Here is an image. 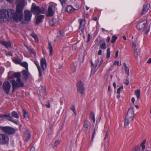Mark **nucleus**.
Segmentation results:
<instances>
[{
	"instance_id": "5fc2aeb1",
	"label": "nucleus",
	"mask_w": 151,
	"mask_h": 151,
	"mask_svg": "<svg viewBox=\"0 0 151 151\" xmlns=\"http://www.w3.org/2000/svg\"><path fill=\"white\" fill-rule=\"evenodd\" d=\"M146 142V140H144L142 142V143L141 144L140 146H142L144 145H145V144Z\"/></svg>"
},
{
	"instance_id": "dca6fc26",
	"label": "nucleus",
	"mask_w": 151,
	"mask_h": 151,
	"mask_svg": "<svg viewBox=\"0 0 151 151\" xmlns=\"http://www.w3.org/2000/svg\"><path fill=\"white\" fill-rule=\"evenodd\" d=\"M0 43L6 48H8L11 47V43L9 41H5L1 40L0 41Z\"/></svg>"
},
{
	"instance_id": "338daca9",
	"label": "nucleus",
	"mask_w": 151,
	"mask_h": 151,
	"mask_svg": "<svg viewBox=\"0 0 151 151\" xmlns=\"http://www.w3.org/2000/svg\"><path fill=\"white\" fill-rule=\"evenodd\" d=\"M7 1L9 2L10 3H12L13 1V0H6Z\"/></svg>"
},
{
	"instance_id": "c9c22d12",
	"label": "nucleus",
	"mask_w": 151,
	"mask_h": 151,
	"mask_svg": "<svg viewBox=\"0 0 151 151\" xmlns=\"http://www.w3.org/2000/svg\"><path fill=\"white\" fill-rule=\"evenodd\" d=\"M70 109L72 110L75 114V116L76 115V111L75 108V106L74 105H72L70 107Z\"/></svg>"
},
{
	"instance_id": "cd10ccee",
	"label": "nucleus",
	"mask_w": 151,
	"mask_h": 151,
	"mask_svg": "<svg viewBox=\"0 0 151 151\" xmlns=\"http://www.w3.org/2000/svg\"><path fill=\"white\" fill-rule=\"evenodd\" d=\"M57 21L55 18H53L50 21V24L51 26H53L57 24Z\"/></svg>"
},
{
	"instance_id": "2f4dec72",
	"label": "nucleus",
	"mask_w": 151,
	"mask_h": 151,
	"mask_svg": "<svg viewBox=\"0 0 151 151\" xmlns=\"http://www.w3.org/2000/svg\"><path fill=\"white\" fill-rule=\"evenodd\" d=\"M135 95H136L137 99L139 98L140 97V91L139 89H137L134 92Z\"/></svg>"
},
{
	"instance_id": "49530a36",
	"label": "nucleus",
	"mask_w": 151,
	"mask_h": 151,
	"mask_svg": "<svg viewBox=\"0 0 151 151\" xmlns=\"http://www.w3.org/2000/svg\"><path fill=\"white\" fill-rule=\"evenodd\" d=\"M114 64L118 66H120L121 65V62H119V61L114 62Z\"/></svg>"
},
{
	"instance_id": "c03bdc74",
	"label": "nucleus",
	"mask_w": 151,
	"mask_h": 151,
	"mask_svg": "<svg viewBox=\"0 0 151 151\" xmlns=\"http://www.w3.org/2000/svg\"><path fill=\"white\" fill-rule=\"evenodd\" d=\"M123 89V86H121L117 90V93L118 94H120L121 89Z\"/></svg>"
},
{
	"instance_id": "0e129e2a",
	"label": "nucleus",
	"mask_w": 151,
	"mask_h": 151,
	"mask_svg": "<svg viewBox=\"0 0 151 151\" xmlns=\"http://www.w3.org/2000/svg\"><path fill=\"white\" fill-rule=\"evenodd\" d=\"M131 101L133 103H134L135 101V99L134 97L132 98L131 99Z\"/></svg>"
},
{
	"instance_id": "72a5a7b5",
	"label": "nucleus",
	"mask_w": 151,
	"mask_h": 151,
	"mask_svg": "<svg viewBox=\"0 0 151 151\" xmlns=\"http://www.w3.org/2000/svg\"><path fill=\"white\" fill-rule=\"evenodd\" d=\"M90 117H91V119L93 120V122H95V114L93 112H91V113L90 115Z\"/></svg>"
},
{
	"instance_id": "ea45409f",
	"label": "nucleus",
	"mask_w": 151,
	"mask_h": 151,
	"mask_svg": "<svg viewBox=\"0 0 151 151\" xmlns=\"http://www.w3.org/2000/svg\"><path fill=\"white\" fill-rule=\"evenodd\" d=\"M60 1L61 4H62L63 7H64L65 6L66 3V0H59Z\"/></svg>"
},
{
	"instance_id": "864d4df0",
	"label": "nucleus",
	"mask_w": 151,
	"mask_h": 151,
	"mask_svg": "<svg viewBox=\"0 0 151 151\" xmlns=\"http://www.w3.org/2000/svg\"><path fill=\"white\" fill-rule=\"evenodd\" d=\"M33 37L35 38V40L36 42H38V39L37 36L36 35H34L33 36Z\"/></svg>"
},
{
	"instance_id": "37998d69",
	"label": "nucleus",
	"mask_w": 151,
	"mask_h": 151,
	"mask_svg": "<svg viewBox=\"0 0 151 151\" xmlns=\"http://www.w3.org/2000/svg\"><path fill=\"white\" fill-rule=\"evenodd\" d=\"M133 50L134 56L136 58H137L138 55V51H137V49L134 50Z\"/></svg>"
},
{
	"instance_id": "a19ab883",
	"label": "nucleus",
	"mask_w": 151,
	"mask_h": 151,
	"mask_svg": "<svg viewBox=\"0 0 151 151\" xmlns=\"http://www.w3.org/2000/svg\"><path fill=\"white\" fill-rule=\"evenodd\" d=\"M110 48H108L106 51V58H109L110 56Z\"/></svg>"
},
{
	"instance_id": "2eb2a0df",
	"label": "nucleus",
	"mask_w": 151,
	"mask_h": 151,
	"mask_svg": "<svg viewBox=\"0 0 151 151\" xmlns=\"http://www.w3.org/2000/svg\"><path fill=\"white\" fill-rule=\"evenodd\" d=\"M150 6V4H147L143 6V8L141 12V15H142L146 13L148 11Z\"/></svg>"
},
{
	"instance_id": "423d86ee",
	"label": "nucleus",
	"mask_w": 151,
	"mask_h": 151,
	"mask_svg": "<svg viewBox=\"0 0 151 151\" xmlns=\"http://www.w3.org/2000/svg\"><path fill=\"white\" fill-rule=\"evenodd\" d=\"M10 82L12 84L13 91L14 90L17 89L19 87H24V83L21 81V78L17 80L16 81L15 80H12L10 81Z\"/></svg>"
},
{
	"instance_id": "3c124183",
	"label": "nucleus",
	"mask_w": 151,
	"mask_h": 151,
	"mask_svg": "<svg viewBox=\"0 0 151 151\" xmlns=\"http://www.w3.org/2000/svg\"><path fill=\"white\" fill-rule=\"evenodd\" d=\"M124 83L126 85H128L129 83V81L127 79H124Z\"/></svg>"
},
{
	"instance_id": "c85d7f7f",
	"label": "nucleus",
	"mask_w": 151,
	"mask_h": 151,
	"mask_svg": "<svg viewBox=\"0 0 151 151\" xmlns=\"http://www.w3.org/2000/svg\"><path fill=\"white\" fill-rule=\"evenodd\" d=\"M20 65L25 68L27 70H28V65L26 62H24L23 63L21 62Z\"/></svg>"
},
{
	"instance_id": "774afa93",
	"label": "nucleus",
	"mask_w": 151,
	"mask_h": 151,
	"mask_svg": "<svg viewBox=\"0 0 151 151\" xmlns=\"http://www.w3.org/2000/svg\"><path fill=\"white\" fill-rule=\"evenodd\" d=\"M5 117H8V118H10L11 117L10 116V115L9 114H6V115H5Z\"/></svg>"
},
{
	"instance_id": "393cba45",
	"label": "nucleus",
	"mask_w": 151,
	"mask_h": 151,
	"mask_svg": "<svg viewBox=\"0 0 151 151\" xmlns=\"http://www.w3.org/2000/svg\"><path fill=\"white\" fill-rule=\"evenodd\" d=\"M52 9L48 8V11L46 13V16L47 17H51L52 16L54 13Z\"/></svg>"
},
{
	"instance_id": "58836bf2",
	"label": "nucleus",
	"mask_w": 151,
	"mask_h": 151,
	"mask_svg": "<svg viewBox=\"0 0 151 151\" xmlns=\"http://www.w3.org/2000/svg\"><path fill=\"white\" fill-rule=\"evenodd\" d=\"M117 39V37L116 36L114 35L112 37V39L111 41L112 43H114L115 42L116 40Z\"/></svg>"
},
{
	"instance_id": "a18cd8bd",
	"label": "nucleus",
	"mask_w": 151,
	"mask_h": 151,
	"mask_svg": "<svg viewBox=\"0 0 151 151\" xmlns=\"http://www.w3.org/2000/svg\"><path fill=\"white\" fill-rule=\"evenodd\" d=\"M132 47L133 50L137 49L136 48V43L134 42H132Z\"/></svg>"
},
{
	"instance_id": "a878e982",
	"label": "nucleus",
	"mask_w": 151,
	"mask_h": 151,
	"mask_svg": "<svg viewBox=\"0 0 151 151\" xmlns=\"http://www.w3.org/2000/svg\"><path fill=\"white\" fill-rule=\"evenodd\" d=\"M48 8L53 10H55L56 8V4L53 2H51L50 3Z\"/></svg>"
},
{
	"instance_id": "09e8293b",
	"label": "nucleus",
	"mask_w": 151,
	"mask_h": 151,
	"mask_svg": "<svg viewBox=\"0 0 151 151\" xmlns=\"http://www.w3.org/2000/svg\"><path fill=\"white\" fill-rule=\"evenodd\" d=\"M34 63L36 65L37 68L40 67L39 65L38 62L37 61H36V60H35L34 61Z\"/></svg>"
},
{
	"instance_id": "aec40b11",
	"label": "nucleus",
	"mask_w": 151,
	"mask_h": 151,
	"mask_svg": "<svg viewBox=\"0 0 151 151\" xmlns=\"http://www.w3.org/2000/svg\"><path fill=\"white\" fill-rule=\"evenodd\" d=\"M44 18V16L43 15H40L37 16L36 18V24H38L40 23L42 21V19Z\"/></svg>"
},
{
	"instance_id": "680f3d73",
	"label": "nucleus",
	"mask_w": 151,
	"mask_h": 151,
	"mask_svg": "<svg viewBox=\"0 0 151 151\" xmlns=\"http://www.w3.org/2000/svg\"><path fill=\"white\" fill-rule=\"evenodd\" d=\"M102 54V50H99L98 52V54L99 55H101Z\"/></svg>"
},
{
	"instance_id": "20e7f679",
	"label": "nucleus",
	"mask_w": 151,
	"mask_h": 151,
	"mask_svg": "<svg viewBox=\"0 0 151 151\" xmlns=\"http://www.w3.org/2000/svg\"><path fill=\"white\" fill-rule=\"evenodd\" d=\"M147 23V20L145 19L139 22L136 25L137 29L139 30L143 29L145 31V34H147L149 31L150 28L146 26Z\"/></svg>"
},
{
	"instance_id": "4c0bfd02",
	"label": "nucleus",
	"mask_w": 151,
	"mask_h": 151,
	"mask_svg": "<svg viewBox=\"0 0 151 151\" xmlns=\"http://www.w3.org/2000/svg\"><path fill=\"white\" fill-rule=\"evenodd\" d=\"M60 143V141L59 140H58L55 141L54 143V145L52 146V147L53 148H55Z\"/></svg>"
},
{
	"instance_id": "052dcab7",
	"label": "nucleus",
	"mask_w": 151,
	"mask_h": 151,
	"mask_svg": "<svg viewBox=\"0 0 151 151\" xmlns=\"http://www.w3.org/2000/svg\"><path fill=\"white\" fill-rule=\"evenodd\" d=\"M30 151H35V147H32L30 149Z\"/></svg>"
},
{
	"instance_id": "bf43d9fd",
	"label": "nucleus",
	"mask_w": 151,
	"mask_h": 151,
	"mask_svg": "<svg viewBox=\"0 0 151 151\" xmlns=\"http://www.w3.org/2000/svg\"><path fill=\"white\" fill-rule=\"evenodd\" d=\"M118 53H119V51L117 50L116 52V54H115L116 58L117 57L118 55Z\"/></svg>"
},
{
	"instance_id": "f257e3e1",
	"label": "nucleus",
	"mask_w": 151,
	"mask_h": 151,
	"mask_svg": "<svg viewBox=\"0 0 151 151\" xmlns=\"http://www.w3.org/2000/svg\"><path fill=\"white\" fill-rule=\"evenodd\" d=\"M16 131L12 127L0 126V145H8L9 141L8 135H13Z\"/></svg>"
},
{
	"instance_id": "e433bc0d",
	"label": "nucleus",
	"mask_w": 151,
	"mask_h": 151,
	"mask_svg": "<svg viewBox=\"0 0 151 151\" xmlns=\"http://www.w3.org/2000/svg\"><path fill=\"white\" fill-rule=\"evenodd\" d=\"M22 112L23 116L25 118H27L28 117V114L27 112L24 109H22Z\"/></svg>"
},
{
	"instance_id": "4be33fe9",
	"label": "nucleus",
	"mask_w": 151,
	"mask_h": 151,
	"mask_svg": "<svg viewBox=\"0 0 151 151\" xmlns=\"http://www.w3.org/2000/svg\"><path fill=\"white\" fill-rule=\"evenodd\" d=\"M77 66V65L76 64L74 65H72L71 66L70 68V69L69 70V73L70 74H72L73 73H74L75 72L76 70Z\"/></svg>"
},
{
	"instance_id": "39448f33",
	"label": "nucleus",
	"mask_w": 151,
	"mask_h": 151,
	"mask_svg": "<svg viewBox=\"0 0 151 151\" xmlns=\"http://www.w3.org/2000/svg\"><path fill=\"white\" fill-rule=\"evenodd\" d=\"M45 11V9L43 7L41 8L38 6H36L34 3H33L31 6V11L36 15L40 14H44Z\"/></svg>"
},
{
	"instance_id": "bb28decb",
	"label": "nucleus",
	"mask_w": 151,
	"mask_h": 151,
	"mask_svg": "<svg viewBox=\"0 0 151 151\" xmlns=\"http://www.w3.org/2000/svg\"><path fill=\"white\" fill-rule=\"evenodd\" d=\"M12 61L15 63L19 65L20 64L21 62V59L19 57L14 58L12 59Z\"/></svg>"
},
{
	"instance_id": "b1692460",
	"label": "nucleus",
	"mask_w": 151,
	"mask_h": 151,
	"mask_svg": "<svg viewBox=\"0 0 151 151\" xmlns=\"http://www.w3.org/2000/svg\"><path fill=\"white\" fill-rule=\"evenodd\" d=\"M47 49L49 50L50 52V56H52L53 54V48L50 42H48V45L47 47Z\"/></svg>"
},
{
	"instance_id": "1a4fd4ad",
	"label": "nucleus",
	"mask_w": 151,
	"mask_h": 151,
	"mask_svg": "<svg viewBox=\"0 0 151 151\" xmlns=\"http://www.w3.org/2000/svg\"><path fill=\"white\" fill-rule=\"evenodd\" d=\"M76 86L78 91L81 94H83V92L85 90V88L83 84L81 81H78L77 84Z\"/></svg>"
},
{
	"instance_id": "8fccbe9b",
	"label": "nucleus",
	"mask_w": 151,
	"mask_h": 151,
	"mask_svg": "<svg viewBox=\"0 0 151 151\" xmlns=\"http://www.w3.org/2000/svg\"><path fill=\"white\" fill-rule=\"evenodd\" d=\"M59 32L60 34V35L61 36H64V32L63 31H61L59 30Z\"/></svg>"
},
{
	"instance_id": "ddd939ff",
	"label": "nucleus",
	"mask_w": 151,
	"mask_h": 151,
	"mask_svg": "<svg viewBox=\"0 0 151 151\" xmlns=\"http://www.w3.org/2000/svg\"><path fill=\"white\" fill-rule=\"evenodd\" d=\"M40 65L43 71H44L47 67L46 60L45 58H42L40 60Z\"/></svg>"
},
{
	"instance_id": "5701e85b",
	"label": "nucleus",
	"mask_w": 151,
	"mask_h": 151,
	"mask_svg": "<svg viewBox=\"0 0 151 151\" xmlns=\"http://www.w3.org/2000/svg\"><path fill=\"white\" fill-rule=\"evenodd\" d=\"M104 134L105 135V137L104 139V140L105 141L104 143V149H105L106 147V143L108 142V139H107L108 134L107 131H105L104 132Z\"/></svg>"
},
{
	"instance_id": "473e14b6",
	"label": "nucleus",
	"mask_w": 151,
	"mask_h": 151,
	"mask_svg": "<svg viewBox=\"0 0 151 151\" xmlns=\"http://www.w3.org/2000/svg\"><path fill=\"white\" fill-rule=\"evenodd\" d=\"M11 115L12 117L18 119L19 116L17 113L15 111H13L11 113Z\"/></svg>"
},
{
	"instance_id": "c756f323",
	"label": "nucleus",
	"mask_w": 151,
	"mask_h": 151,
	"mask_svg": "<svg viewBox=\"0 0 151 151\" xmlns=\"http://www.w3.org/2000/svg\"><path fill=\"white\" fill-rule=\"evenodd\" d=\"M25 136L27 137V140L29 139L30 138L31 134L28 130H27L25 132Z\"/></svg>"
},
{
	"instance_id": "6e6552de",
	"label": "nucleus",
	"mask_w": 151,
	"mask_h": 151,
	"mask_svg": "<svg viewBox=\"0 0 151 151\" xmlns=\"http://www.w3.org/2000/svg\"><path fill=\"white\" fill-rule=\"evenodd\" d=\"M2 87L5 93L8 94L11 88V84L8 81L4 82L3 84Z\"/></svg>"
},
{
	"instance_id": "f704fd0d",
	"label": "nucleus",
	"mask_w": 151,
	"mask_h": 151,
	"mask_svg": "<svg viewBox=\"0 0 151 151\" xmlns=\"http://www.w3.org/2000/svg\"><path fill=\"white\" fill-rule=\"evenodd\" d=\"M39 72V76L40 78H41L42 77V68H41L40 67L37 68Z\"/></svg>"
},
{
	"instance_id": "412c9836",
	"label": "nucleus",
	"mask_w": 151,
	"mask_h": 151,
	"mask_svg": "<svg viewBox=\"0 0 151 151\" xmlns=\"http://www.w3.org/2000/svg\"><path fill=\"white\" fill-rule=\"evenodd\" d=\"M100 48L103 50L106 49V48L105 42L103 40H101L99 43Z\"/></svg>"
},
{
	"instance_id": "4468645a",
	"label": "nucleus",
	"mask_w": 151,
	"mask_h": 151,
	"mask_svg": "<svg viewBox=\"0 0 151 151\" xmlns=\"http://www.w3.org/2000/svg\"><path fill=\"white\" fill-rule=\"evenodd\" d=\"M22 73L24 77V78L25 81H27L28 78L30 76V74L28 72V70H23Z\"/></svg>"
},
{
	"instance_id": "4d7b16f0",
	"label": "nucleus",
	"mask_w": 151,
	"mask_h": 151,
	"mask_svg": "<svg viewBox=\"0 0 151 151\" xmlns=\"http://www.w3.org/2000/svg\"><path fill=\"white\" fill-rule=\"evenodd\" d=\"M110 37H109V36H108L107 37V39H106V42L107 43L109 42L110 41Z\"/></svg>"
},
{
	"instance_id": "7c9ffc66",
	"label": "nucleus",
	"mask_w": 151,
	"mask_h": 151,
	"mask_svg": "<svg viewBox=\"0 0 151 151\" xmlns=\"http://www.w3.org/2000/svg\"><path fill=\"white\" fill-rule=\"evenodd\" d=\"M26 47L27 49L28 50L29 52H30V53H31V54H35V52L33 48H32L30 47L29 46H27Z\"/></svg>"
},
{
	"instance_id": "f3484780",
	"label": "nucleus",
	"mask_w": 151,
	"mask_h": 151,
	"mask_svg": "<svg viewBox=\"0 0 151 151\" xmlns=\"http://www.w3.org/2000/svg\"><path fill=\"white\" fill-rule=\"evenodd\" d=\"M76 10V9L73 8L72 6L68 5L66 7L65 12L68 13H71L75 10Z\"/></svg>"
},
{
	"instance_id": "9b49d317",
	"label": "nucleus",
	"mask_w": 151,
	"mask_h": 151,
	"mask_svg": "<svg viewBox=\"0 0 151 151\" xmlns=\"http://www.w3.org/2000/svg\"><path fill=\"white\" fill-rule=\"evenodd\" d=\"M134 116V111L133 107H130L128 110L126 117L133 119Z\"/></svg>"
},
{
	"instance_id": "f03ea898",
	"label": "nucleus",
	"mask_w": 151,
	"mask_h": 151,
	"mask_svg": "<svg viewBox=\"0 0 151 151\" xmlns=\"http://www.w3.org/2000/svg\"><path fill=\"white\" fill-rule=\"evenodd\" d=\"M16 23L20 22V19L16 13V12L13 9H8L6 10L2 9L0 10V19H7L9 22L12 21V19Z\"/></svg>"
},
{
	"instance_id": "13d9d810",
	"label": "nucleus",
	"mask_w": 151,
	"mask_h": 151,
	"mask_svg": "<svg viewBox=\"0 0 151 151\" xmlns=\"http://www.w3.org/2000/svg\"><path fill=\"white\" fill-rule=\"evenodd\" d=\"M147 63L149 64L151 63V58H149L148 60L147 61Z\"/></svg>"
},
{
	"instance_id": "69168bd1",
	"label": "nucleus",
	"mask_w": 151,
	"mask_h": 151,
	"mask_svg": "<svg viewBox=\"0 0 151 151\" xmlns=\"http://www.w3.org/2000/svg\"><path fill=\"white\" fill-rule=\"evenodd\" d=\"M45 105L47 108H49L50 106V104H45Z\"/></svg>"
},
{
	"instance_id": "a211bd4d",
	"label": "nucleus",
	"mask_w": 151,
	"mask_h": 151,
	"mask_svg": "<svg viewBox=\"0 0 151 151\" xmlns=\"http://www.w3.org/2000/svg\"><path fill=\"white\" fill-rule=\"evenodd\" d=\"M90 122L88 120H85L84 122L83 126L84 129L86 132L90 128Z\"/></svg>"
},
{
	"instance_id": "7ed1b4c3",
	"label": "nucleus",
	"mask_w": 151,
	"mask_h": 151,
	"mask_svg": "<svg viewBox=\"0 0 151 151\" xmlns=\"http://www.w3.org/2000/svg\"><path fill=\"white\" fill-rule=\"evenodd\" d=\"M16 13L21 21L23 19V11L24 5V0H17Z\"/></svg>"
},
{
	"instance_id": "0eeeda50",
	"label": "nucleus",
	"mask_w": 151,
	"mask_h": 151,
	"mask_svg": "<svg viewBox=\"0 0 151 151\" xmlns=\"http://www.w3.org/2000/svg\"><path fill=\"white\" fill-rule=\"evenodd\" d=\"M78 22L79 24L78 29V32L81 31L82 32H83L86 23L85 20V19H81L78 20Z\"/></svg>"
},
{
	"instance_id": "de8ad7c7",
	"label": "nucleus",
	"mask_w": 151,
	"mask_h": 151,
	"mask_svg": "<svg viewBox=\"0 0 151 151\" xmlns=\"http://www.w3.org/2000/svg\"><path fill=\"white\" fill-rule=\"evenodd\" d=\"M133 151H140V148L139 146H136L135 149L133 150Z\"/></svg>"
},
{
	"instance_id": "e2e57ef3",
	"label": "nucleus",
	"mask_w": 151,
	"mask_h": 151,
	"mask_svg": "<svg viewBox=\"0 0 151 151\" xmlns=\"http://www.w3.org/2000/svg\"><path fill=\"white\" fill-rule=\"evenodd\" d=\"M5 115H6V114L0 115V118H3V117H6Z\"/></svg>"
},
{
	"instance_id": "6e6d98bb",
	"label": "nucleus",
	"mask_w": 151,
	"mask_h": 151,
	"mask_svg": "<svg viewBox=\"0 0 151 151\" xmlns=\"http://www.w3.org/2000/svg\"><path fill=\"white\" fill-rule=\"evenodd\" d=\"M64 99L63 98H61L60 99V102L61 104L64 103Z\"/></svg>"
},
{
	"instance_id": "6ab92c4d",
	"label": "nucleus",
	"mask_w": 151,
	"mask_h": 151,
	"mask_svg": "<svg viewBox=\"0 0 151 151\" xmlns=\"http://www.w3.org/2000/svg\"><path fill=\"white\" fill-rule=\"evenodd\" d=\"M133 119L130 118H128L126 117L125 118L124 122V127H126L128 126L130 122L132 121Z\"/></svg>"
},
{
	"instance_id": "79ce46f5",
	"label": "nucleus",
	"mask_w": 151,
	"mask_h": 151,
	"mask_svg": "<svg viewBox=\"0 0 151 151\" xmlns=\"http://www.w3.org/2000/svg\"><path fill=\"white\" fill-rule=\"evenodd\" d=\"M126 74L128 76L129 75V70L128 67H126L124 68Z\"/></svg>"
},
{
	"instance_id": "603ef678",
	"label": "nucleus",
	"mask_w": 151,
	"mask_h": 151,
	"mask_svg": "<svg viewBox=\"0 0 151 151\" xmlns=\"http://www.w3.org/2000/svg\"><path fill=\"white\" fill-rule=\"evenodd\" d=\"M95 132H96V129H95V128L94 129V130L93 132L92 138H91L92 140H93L94 138Z\"/></svg>"
},
{
	"instance_id": "9d476101",
	"label": "nucleus",
	"mask_w": 151,
	"mask_h": 151,
	"mask_svg": "<svg viewBox=\"0 0 151 151\" xmlns=\"http://www.w3.org/2000/svg\"><path fill=\"white\" fill-rule=\"evenodd\" d=\"M24 18L25 21L29 22L31 19L32 14L31 12L28 10H25L24 11Z\"/></svg>"
},
{
	"instance_id": "f8f14e48",
	"label": "nucleus",
	"mask_w": 151,
	"mask_h": 151,
	"mask_svg": "<svg viewBox=\"0 0 151 151\" xmlns=\"http://www.w3.org/2000/svg\"><path fill=\"white\" fill-rule=\"evenodd\" d=\"M21 74L19 72H15L13 73L11 76H9V79L13 80L14 78H17V80L20 78Z\"/></svg>"
}]
</instances>
